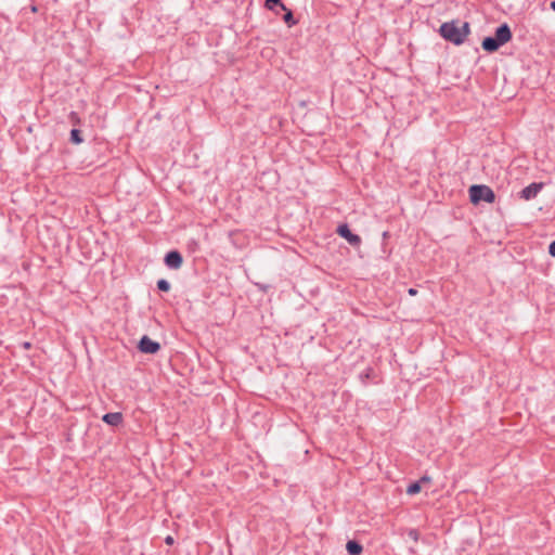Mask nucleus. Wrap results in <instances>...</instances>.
Wrapping results in <instances>:
<instances>
[{
    "mask_svg": "<svg viewBox=\"0 0 555 555\" xmlns=\"http://www.w3.org/2000/svg\"><path fill=\"white\" fill-rule=\"evenodd\" d=\"M421 491V483L418 481L411 483L406 493L410 495H414Z\"/></svg>",
    "mask_w": 555,
    "mask_h": 555,
    "instance_id": "nucleus-13",
    "label": "nucleus"
},
{
    "mask_svg": "<svg viewBox=\"0 0 555 555\" xmlns=\"http://www.w3.org/2000/svg\"><path fill=\"white\" fill-rule=\"evenodd\" d=\"M429 481H430V478L428 476H424L421 478V480L418 482L423 483V482H429Z\"/></svg>",
    "mask_w": 555,
    "mask_h": 555,
    "instance_id": "nucleus-17",
    "label": "nucleus"
},
{
    "mask_svg": "<svg viewBox=\"0 0 555 555\" xmlns=\"http://www.w3.org/2000/svg\"><path fill=\"white\" fill-rule=\"evenodd\" d=\"M275 7H280L282 10H286L281 0H266V8L274 10Z\"/></svg>",
    "mask_w": 555,
    "mask_h": 555,
    "instance_id": "nucleus-10",
    "label": "nucleus"
},
{
    "mask_svg": "<svg viewBox=\"0 0 555 555\" xmlns=\"http://www.w3.org/2000/svg\"><path fill=\"white\" fill-rule=\"evenodd\" d=\"M165 542L167 544H172L173 543V538L171 535H168L166 539H165Z\"/></svg>",
    "mask_w": 555,
    "mask_h": 555,
    "instance_id": "nucleus-18",
    "label": "nucleus"
},
{
    "mask_svg": "<svg viewBox=\"0 0 555 555\" xmlns=\"http://www.w3.org/2000/svg\"><path fill=\"white\" fill-rule=\"evenodd\" d=\"M548 253L551 256L555 257V240L550 244Z\"/></svg>",
    "mask_w": 555,
    "mask_h": 555,
    "instance_id": "nucleus-15",
    "label": "nucleus"
},
{
    "mask_svg": "<svg viewBox=\"0 0 555 555\" xmlns=\"http://www.w3.org/2000/svg\"><path fill=\"white\" fill-rule=\"evenodd\" d=\"M416 293H417V292H416V289H414V288H410V289H409V294H410L411 296L416 295Z\"/></svg>",
    "mask_w": 555,
    "mask_h": 555,
    "instance_id": "nucleus-19",
    "label": "nucleus"
},
{
    "mask_svg": "<svg viewBox=\"0 0 555 555\" xmlns=\"http://www.w3.org/2000/svg\"><path fill=\"white\" fill-rule=\"evenodd\" d=\"M550 5H551V9L555 11V1H552Z\"/></svg>",
    "mask_w": 555,
    "mask_h": 555,
    "instance_id": "nucleus-20",
    "label": "nucleus"
},
{
    "mask_svg": "<svg viewBox=\"0 0 555 555\" xmlns=\"http://www.w3.org/2000/svg\"><path fill=\"white\" fill-rule=\"evenodd\" d=\"M409 534H410V537H411V538H413L415 541H416V540H417V538H418V537H417V532H416L415 530H411Z\"/></svg>",
    "mask_w": 555,
    "mask_h": 555,
    "instance_id": "nucleus-16",
    "label": "nucleus"
},
{
    "mask_svg": "<svg viewBox=\"0 0 555 555\" xmlns=\"http://www.w3.org/2000/svg\"><path fill=\"white\" fill-rule=\"evenodd\" d=\"M103 422L112 426H118L122 422V414L119 412L106 413L102 417Z\"/></svg>",
    "mask_w": 555,
    "mask_h": 555,
    "instance_id": "nucleus-8",
    "label": "nucleus"
},
{
    "mask_svg": "<svg viewBox=\"0 0 555 555\" xmlns=\"http://www.w3.org/2000/svg\"><path fill=\"white\" fill-rule=\"evenodd\" d=\"M346 548L350 555H360L362 553V545L357 541H348Z\"/></svg>",
    "mask_w": 555,
    "mask_h": 555,
    "instance_id": "nucleus-9",
    "label": "nucleus"
},
{
    "mask_svg": "<svg viewBox=\"0 0 555 555\" xmlns=\"http://www.w3.org/2000/svg\"><path fill=\"white\" fill-rule=\"evenodd\" d=\"M157 287L162 292H168L170 289V283L163 279L157 282Z\"/></svg>",
    "mask_w": 555,
    "mask_h": 555,
    "instance_id": "nucleus-14",
    "label": "nucleus"
},
{
    "mask_svg": "<svg viewBox=\"0 0 555 555\" xmlns=\"http://www.w3.org/2000/svg\"><path fill=\"white\" fill-rule=\"evenodd\" d=\"M542 189V183H531L520 192V197L529 201L534 198Z\"/></svg>",
    "mask_w": 555,
    "mask_h": 555,
    "instance_id": "nucleus-7",
    "label": "nucleus"
},
{
    "mask_svg": "<svg viewBox=\"0 0 555 555\" xmlns=\"http://www.w3.org/2000/svg\"><path fill=\"white\" fill-rule=\"evenodd\" d=\"M139 350L143 353L153 354L160 349L157 341L152 340L149 336L144 335L139 341Z\"/></svg>",
    "mask_w": 555,
    "mask_h": 555,
    "instance_id": "nucleus-5",
    "label": "nucleus"
},
{
    "mask_svg": "<svg viewBox=\"0 0 555 555\" xmlns=\"http://www.w3.org/2000/svg\"><path fill=\"white\" fill-rule=\"evenodd\" d=\"M183 259L179 251L171 250L165 256V263L170 269H179L182 266Z\"/></svg>",
    "mask_w": 555,
    "mask_h": 555,
    "instance_id": "nucleus-6",
    "label": "nucleus"
},
{
    "mask_svg": "<svg viewBox=\"0 0 555 555\" xmlns=\"http://www.w3.org/2000/svg\"><path fill=\"white\" fill-rule=\"evenodd\" d=\"M70 141L75 144H79L82 142V138L80 135V130L78 129H73L70 131Z\"/></svg>",
    "mask_w": 555,
    "mask_h": 555,
    "instance_id": "nucleus-12",
    "label": "nucleus"
},
{
    "mask_svg": "<svg viewBox=\"0 0 555 555\" xmlns=\"http://www.w3.org/2000/svg\"><path fill=\"white\" fill-rule=\"evenodd\" d=\"M469 198L474 204H478L481 201L493 203L495 195L489 186L475 184L469 188Z\"/></svg>",
    "mask_w": 555,
    "mask_h": 555,
    "instance_id": "nucleus-3",
    "label": "nucleus"
},
{
    "mask_svg": "<svg viewBox=\"0 0 555 555\" xmlns=\"http://www.w3.org/2000/svg\"><path fill=\"white\" fill-rule=\"evenodd\" d=\"M285 14L283 16V21L291 27L296 24L293 12L291 10H284Z\"/></svg>",
    "mask_w": 555,
    "mask_h": 555,
    "instance_id": "nucleus-11",
    "label": "nucleus"
},
{
    "mask_svg": "<svg viewBox=\"0 0 555 555\" xmlns=\"http://www.w3.org/2000/svg\"><path fill=\"white\" fill-rule=\"evenodd\" d=\"M439 33L446 40L459 46L464 42L469 34V24L464 23L461 27L459 22H446L440 26Z\"/></svg>",
    "mask_w": 555,
    "mask_h": 555,
    "instance_id": "nucleus-1",
    "label": "nucleus"
},
{
    "mask_svg": "<svg viewBox=\"0 0 555 555\" xmlns=\"http://www.w3.org/2000/svg\"><path fill=\"white\" fill-rule=\"evenodd\" d=\"M511 39L512 31L509 26L507 24H502L496 28L494 37H486L482 40L481 47L487 52H494Z\"/></svg>",
    "mask_w": 555,
    "mask_h": 555,
    "instance_id": "nucleus-2",
    "label": "nucleus"
},
{
    "mask_svg": "<svg viewBox=\"0 0 555 555\" xmlns=\"http://www.w3.org/2000/svg\"><path fill=\"white\" fill-rule=\"evenodd\" d=\"M337 233L352 246H359L361 244V237L353 234L346 223L338 225Z\"/></svg>",
    "mask_w": 555,
    "mask_h": 555,
    "instance_id": "nucleus-4",
    "label": "nucleus"
}]
</instances>
